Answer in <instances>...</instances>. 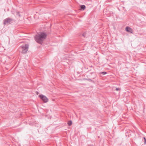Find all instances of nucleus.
Instances as JSON below:
<instances>
[{"label": "nucleus", "mask_w": 146, "mask_h": 146, "mask_svg": "<svg viewBox=\"0 0 146 146\" xmlns=\"http://www.w3.org/2000/svg\"><path fill=\"white\" fill-rule=\"evenodd\" d=\"M28 45L27 44H25L22 46L21 47V52L23 54H25L27 52L28 50Z\"/></svg>", "instance_id": "2"}, {"label": "nucleus", "mask_w": 146, "mask_h": 146, "mask_svg": "<svg viewBox=\"0 0 146 146\" xmlns=\"http://www.w3.org/2000/svg\"><path fill=\"white\" fill-rule=\"evenodd\" d=\"M146 143V139L144 140V143L145 144Z\"/></svg>", "instance_id": "10"}, {"label": "nucleus", "mask_w": 146, "mask_h": 146, "mask_svg": "<svg viewBox=\"0 0 146 146\" xmlns=\"http://www.w3.org/2000/svg\"><path fill=\"white\" fill-rule=\"evenodd\" d=\"M68 124L69 125H72V122L71 121H69L68 122Z\"/></svg>", "instance_id": "7"}, {"label": "nucleus", "mask_w": 146, "mask_h": 146, "mask_svg": "<svg viewBox=\"0 0 146 146\" xmlns=\"http://www.w3.org/2000/svg\"><path fill=\"white\" fill-rule=\"evenodd\" d=\"M116 90L118 91V90H120V89L119 88H116Z\"/></svg>", "instance_id": "9"}, {"label": "nucleus", "mask_w": 146, "mask_h": 146, "mask_svg": "<svg viewBox=\"0 0 146 146\" xmlns=\"http://www.w3.org/2000/svg\"><path fill=\"white\" fill-rule=\"evenodd\" d=\"M11 21V20L10 19H7L5 20V24L6 23V22L8 23H9Z\"/></svg>", "instance_id": "5"}, {"label": "nucleus", "mask_w": 146, "mask_h": 146, "mask_svg": "<svg viewBox=\"0 0 146 146\" xmlns=\"http://www.w3.org/2000/svg\"><path fill=\"white\" fill-rule=\"evenodd\" d=\"M125 30L127 32L130 33H133V30L130 28L129 27H127L125 28Z\"/></svg>", "instance_id": "4"}, {"label": "nucleus", "mask_w": 146, "mask_h": 146, "mask_svg": "<svg viewBox=\"0 0 146 146\" xmlns=\"http://www.w3.org/2000/svg\"><path fill=\"white\" fill-rule=\"evenodd\" d=\"M39 97L44 103H46L48 102V98L45 96L41 94L38 96Z\"/></svg>", "instance_id": "3"}, {"label": "nucleus", "mask_w": 146, "mask_h": 146, "mask_svg": "<svg viewBox=\"0 0 146 146\" xmlns=\"http://www.w3.org/2000/svg\"><path fill=\"white\" fill-rule=\"evenodd\" d=\"M80 7L81 8V9H82L83 10H84L86 8V7L84 5H81Z\"/></svg>", "instance_id": "6"}, {"label": "nucleus", "mask_w": 146, "mask_h": 146, "mask_svg": "<svg viewBox=\"0 0 146 146\" xmlns=\"http://www.w3.org/2000/svg\"><path fill=\"white\" fill-rule=\"evenodd\" d=\"M101 74H104V75H105V74H106V72H102L101 73Z\"/></svg>", "instance_id": "8"}, {"label": "nucleus", "mask_w": 146, "mask_h": 146, "mask_svg": "<svg viewBox=\"0 0 146 146\" xmlns=\"http://www.w3.org/2000/svg\"><path fill=\"white\" fill-rule=\"evenodd\" d=\"M46 35L44 33H40L36 35L35 37V40L38 43H41L46 38Z\"/></svg>", "instance_id": "1"}, {"label": "nucleus", "mask_w": 146, "mask_h": 146, "mask_svg": "<svg viewBox=\"0 0 146 146\" xmlns=\"http://www.w3.org/2000/svg\"><path fill=\"white\" fill-rule=\"evenodd\" d=\"M143 138H144V140H146V139L145 138V137H143Z\"/></svg>", "instance_id": "11"}]
</instances>
